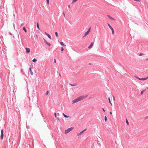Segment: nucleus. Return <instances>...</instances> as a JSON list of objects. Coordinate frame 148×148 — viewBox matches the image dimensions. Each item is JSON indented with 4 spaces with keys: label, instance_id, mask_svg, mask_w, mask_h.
<instances>
[{
    "label": "nucleus",
    "instance_id": "nucleus-1",
    "mask_svg": "<svg viewBox=\"0 0 148 148\" xmlns=\"http://www.w3.org/2000/svg\"><path fill=\"white\" fill-rule=\"evenodd\" d=\"M83 99V97L82 96H80L77 98L76 99H75L73 101V103H75L78 102L79 101H81V100Z\"/></svg>",
    "mask_w": 148,
    "mask_h": 148
},
{
    "label": "nucleus",
    "instance_id": "nucleus-2",
    "mask_svg": "<svg viewBox=\"0 0 148 148\" xmlns=\"http://www.w3.org/2000/svg\"><path fill=\"white\" fill-rule=\"evenodd\" d=\"M74 128L73 127H71L70 128H69L65 130L64 133L65 134H67L69 132L73 130Z\"/></svg>",
    "mask_w": 148,
    "mask_h": 148
},
{
    "label": "nucleus",
    "instance_id": "nucleus-3",
    "mask_svg": "<svg viewBox=\"0 0 148 148\" xmlns=\"http://www.w3.org/2000/svg\"><path fill=\"white\" fill-rule=\"evenodd\" d=\"M108 27H109L110 28V29L111 30L112 34H114V29L108 23Z\"/></svg>",
    "mask_w": 148,
    "mask_h": 148
},
{
    "label": "nucleus",
    "instance_id": "nucleus-4",
    "mask_svg": "<svg viewBox=\"0 0 148 148\" xmlns=\"http://www.w3.org/2000/svg\"><path fill=\"white\" fill-rule=\"evenodd\" d=\"M1 134L0 136V138L1 140H2L3 137V130L2 129L1 130Z\"/></svg>",
    "mask_w": 148,
    "mask_h": 148
},
{
    "label": "nucleus",
    "instance_id": "nucleus-5",
    "mask_svg": "<svg viewBox=\"0 0 148 148\" xmlns=\"http://www.w3.org/2000/svg\"><path fill=\"white\" fill-rule=\"evenodd\" d=\"M26 50V53H28L30 51V49L29 48H25Z\"/></svg>",
    "mask_w": 148,
    "mask_h": 148
},
{
    "label": "nucleus",
    "instance_id": "nucleus-6",
    "mask_svg": "<svg viewBox=\"0 0 148 148\" xmlns=\"http://www.w3.org/2000/svg\"><path fill=\"white\" fill-rule=\"evenodd\" d=\"M93 44H94V42H91L90 45L88 47V48L89 49H91L92 48V47L93 46Z\"/></svg>",
    "mask_w": 148,
    "mask_h": 148
},
{
    "label": "nucleus",
    "instance_id": "nucleus-7",
    "mask_svg": "<svg viewBox=\"0 0 148 148\" xmlns=\"http://www.w3.org/2000/svg\"><path fill=\"white\" fill-rule=\"evenodd\" d=\"M86 130V129H85L84 130H83L82 131V132H80L79 133H78V134H77V135L78 136H79L81 134H82L83 133V132L85 131Z\"/></svg>",
    "mask_w": 148,
    "mask_h": 148
},
{
    "label": "nucleus",
    "instance_id": "nucleus-8",
    "mask_svg": "<svg viewBox=\"0 0 148 148\" xmlns=\"http://www.w3.org/2000/svg\"><path fill=\"white\" fill-rule=\"evenodd\" d=\"M107 16L108 17V18L110 19H111V20H115V19L113 18H112V17L110 16L109 15H107Z\"/></svg>",
    "mask_w": 148,
    "mask_h": 148
},
{
    "label": "nucleus",
    "instance_id": "nucleus-9",
    "mask_svg": "<svg viewBox=\"0 0 148 148\" xmlns=\"http://www.w3.org/2000/svg\"><path fill=\"white\" fill-rule=\"evenodd\" d=\"M148 78V77H147L142 78H141V79H140V80L144 81V80H145L147 79Z\"/></svg>",
    "mask_w": 148,
    "mask_h": 148
},
{
    "label": "nucleus",
    "instance_id": "nucleus-10",
    "mask_svg": "<svg viewBox=\"0 0 148 148\" xmlns=\"http://www.w3.org/2000/svg\"><path fill=\"white\" fill-rule=\"evenodd\" d=\"M45 34H46L50 39H51V37L50 35L46 32L45 33Z\"/></svg>",
    "mask_w": 148,
    "mask_h": 148
},
{
    "label": "nucleus",
    "instance_id": "nucleus-11",
    "mask_svg": "<svg viewBox=\"0 0 148 148\" xmlns=\"http://www.w3.org/2000/svg\"><path fill=\"white\" fill-rule=\"evenodd\" d=\"M29 71H30L31 75H32L33 73V72L32 71L31 68V67L29 68Z\"/></svg>",
    "mask_w": 148,
    "mask_h": 148
},
{
    "label": "nucleus",
    "instance_id": "nucleus-12",
    "mask_svg": "<svg viewBox=\"0 0 148 148\" xmlns=\"http://www.w3.org/2000/svg\"><path fill=\"white\" fill-rule=\"evenodd\" d=\"M63 115L64 117L65 118H69V116H67L64 113H63Z\"/></svg>",
    "mask_w": 148,
    "mask_h": 148
},
{
    "label": "nucleus",
    "instance_id": "nucleus-13",
    "mask_svg": "<svg viewBox=\"0 0 148 148\" xmlns=\"http://www.w3.org/2000/svg\"><path fill=\"white\" fill-rule=\"evenodd\" d=\"M88 32H86L85 34H84V36L83 37L85 36H86V35H87L88 34Z\"/></svg>",
    "mask_w": 148,
    "mask_h": 148
},
{
    "label": "nucleus",
    "instance_id": "nucleus-14",
    "mask_svg": "<svg viewBox=\"0 0 148 148\" xmlns=\"http://www.w3.org/2000/svg\"><path fill=\"white\" fill-rule=\"evenodd\" d=\"M70 84L71 85V86H76L77 85V84H76V83H75V84H71L70 83Z\"/></svg>",
    "mask_w": 148,
    "mask_h": 148
},
{
    "label": "nucleus",
    "instance_id": "nucleus-15",
    "mask_svg": "<svg viewBox=\"0 0 148 148\" xmlns=\"http://www.w3.org/2000/svg\"><path fill=\"white\" fill-rule=\"evenodd\" d=\"M60 44L62 46H66V45L64 44L63 42H60Z\"/></svg>",
    "mask_w": 148,
    "mask_h": 148
},
{
    "label": "nucleus",
    "instance_id": "nucleus-16",
    "mask_svg": "<svg viewBox=\"0 0 148 148\" xmlns=\"http://www.w3.org/2000/svg\"><path fill=\"white\" fill-rule=\"evenodd\" d=\"M23 30H24L25 31V33H26L27 32V30L26 29H25V27H23Z\"/></svg>",
    "mask_w": 148,
    "mask_h": 148
},
{
    "label": "nucleus",
    "instance_id": "nucleus-17",
    "mask_svg": "<svg viewBox=\"0 0 148 148\" xmlns=\"http://www.w3.org/2000/svg\"><path fill=\"white\" fill-rule=\"evenodd\" d=\"M108 101H109V103H110V105L111 106H112V103L110 101V98H108Z\"/></svg>",
    "mask_w": 148,
    "mask_h": 148
},
{
    "label": "nucleus",
    "instance_id": "nucleus-18",
    "mask_svg": "<svg viewBox=\"0 0 148 148\" xmlns=\"http://www.w3.org/2000/svg\"><path fill=\"white\" fill-rule=\"evenodd\" d=\"M36 25H37V26L38 29L40 30V28L39 27V24H38V23H37Z\"/></svg>",
    "mask_w": 148,
    "mask_h": 148
},
{
    "label": "nucleus",
    "instance_id": "nucleus-19",
    "mask_svg": "<svg viewBox=\"0 0 148 148\" xmlns=\"http://www.w3.org/2000/svg\"><path fill=\"white\" fill-rule=\"evenodd\" d=\"M37 61V59L36 58H34L32 60V61L34 62H35Z\"/></svg>",
    "mask_w": 148,
    "mask_h": 148
},
{
    "label": "nucleus",
    "instance_id": "nucleus-20",
    "mask_svg": "<svg viewBox=\"0 0 148 148\" xmlns=\"http://www.w3.org/2000/svg\"><path fill=\"white\" fill-rule=\"evenodd\" d=\"M46 44L49 46H51V44L50 43L48 42L46 43Z\"/></svg>",
    "mask_w": 148,
    "mask_h": 148
},
{
    "label": "nucleus",
    "instance_id": "nucleus-21",
    "mask_svg": "<svg viewBox=\"0 0 148 148\" xmlns=\"http://www.w3.org/2000/svg\"><path fill=\"white\" fill-rule=\"evenodd\" d=\"M145 90H143V91H141V95H142V94H143V92H144L145 91Z\"/></svg>",
    "mask_w": 148,
    "mask_h": 148
},
{
    "label": "nucleus",
    "instance_id": "nucleus-22",
    "mask_svg": "<svg viewBox=\"0 0 148 148\" xmlns=\"http://www.w3.org/2000/svg\"><path fill=\"white\" fill-rule=\"evenodd\" d=\"M107 117L106 116H105L104 117V120L105 122H106L107 121Z\"/></svg>",
    "mask_w": 148,
    "mask_h": 148
},
{
    "label": "nucleus",
    "instance_id": "nucleus-23",
    "mask_svg": "<svg viewBox=\"0 0 148 148\" xmlns=\"http://www.w3.org/2000/svg\"><path fill=\"white\" fill-rule=\"evenodd\" d=\"M126 122L127 124V125H129V122H128V121L127 119H126Z\"/></svg>",
    "mask_w": 148,
    "mask_h": 148
},
{
    "label": "nucleus",
    "instance_id": "nucleus-24",
    "mask_svg": "<svg viewBox=\"0 0 148 148\" xmlns=\"http://www.w3.org/2000/svg\"><path fill=\"white\" fill-rule=\"evenodd\" d=\"M78 0H73L72 3H74V2Z\"/></svg>",
    "mask_w": 148,
    "mask_h": 148
},
{
    "label": "nucleus",
    "instance_id": "nucleus-25",
    "mask_svg": "<svg viewBox=\"0 0 148 148\" xmlns=\"http://www.w3.org/2000/svg\"><path fill=\"white\" fill-rule=\"evenodd\" d=\"M144 55V54L143 53H140L139 54V56H142Z\"/></svg>",
    "mask_w": 148,
    "mask_h": 148
},
{
    "label": "nucleus",
    "instance_id": "nucleus-26",
    "mask_svg": "<svg viewBox=\"0 0 148 148\" xmlns=\"http://www.w3.org/2000/svg\"><path fill=\"white\" fill-rule=\"evenodd\" d=\"M55 35L56 37H58V33L57 32H56L55 33Z\"/></svg>",
    "mask_w": 148,
    "mask_h": 148
},
{
    "label": "nucleus",
    "instance_id": "nucleus-27",
    "mask_svg": "<svg viewBox=\"0 0 148 148\" xmlns=\"http://www.w3.org/2000/svg\"><path fill=\"white\" fill-rule=\"evenodd\" d=\"M90 28H89L88 30V31H87V32H88V33H89V32H90Z\"/></svg>",
    "mask_w": 148,
    "mask_h": 148
},
{
    "label": "nucleus",
    "instance_id": "nucleus-28",
    "mask_svg": "<svg viewBox=\"0 0 148 148\" xmlns=\"http://www.w3.org/2000/svg\"><path fill=\"white\" fill-rule=\"evenodd\" d=\"M49 92V91H47L46 92V95H47L48 94Z\"/></svg>",
    "mask_w": 148,
    "mask_h": 148
},
{
    "label": "nucleus",
    "instance_id": "nucleus-29",
    "mask_svg": "<svg viewBox=\"0 0 148 148\" xmlns=\"http://www.w3.org/2000/svg\"><path fill=\"white\" fill-rule=\"evenodd\" d=\"M47 4H49V0H46Z\"/></svg>",
    "mask_w": 148,
    "mask_h": 148
},
{
    "label": "nucleus",
    "instance_id": "nucleus-30",
    "mask_svg": "<svg viewBox=\"0 0 148 148\" xmlns=\"http://www.w3.org/2000/svg\"><path fill=\"white\" fill-rule=\"evenodd\" d=\"M54 116H55L56 118H57V115H56V113H54Z\"/></svg>",
    "mask_w": 148,
    "mask_h": 148
},
{
    "label": "nucleus",
    "instance_id": "nucleus-31",
    "mask_svg": "<svg viewBox=\"0 0 148 148\" xmlns=\"http://www.w3.org/2000/svg\"><path fill=\"white\" fill-rule=\"evenodd\" d=\"M43 39L44 41V42L46 44L47 42L45 39L44 38Z\"/></svg>",
    "mask_w": 148,
    "mask_h": 148
},
{
    "label": "nucleus",
    "instance_id": "nucleus-32",
    "mask_svg": "<svg viewBox=\"0 0 148 148\" xmlns=\"http://www.w3.org/2000/svg\"><path fill=\"white\" fill-rule=\"evenodd\" d=\"M64 48L63 47H62L61 48V51H64Z\"/></svg>",
    "mask_w": 148,
    "mask_h": 148
},
{
    "label": "nucleus",
    "instance_id": "nucleus-33",
    "mask_svg": "<svg viewBox=\"0 0 148 148\" xmlns=\"http://www.w3.org/2000/svg\"><path fill=\"white\" fill-rule=\"evenodd\" d=\"M35 38H38V35L37 34L35 36Z\"/></svg>",
    "mask_w": 148,
    "mask_h": 148
},
{
    "label": "nucleus",
    "instance_id": "nucleus-34",
    "mask_svg": "<svg viewBox=\"0 0 148 148\" xmlns=\"http://www.w3.org/2000/svg\"><path fill=\"white\" fill-rule=\"evenodd\" d=\"M23 25V23H21L20 25V27H22Z\"/></svg>",
    "mask_w": 148,
    "mask_h": 148
},
{
    "label": "nucleus",
    "instance_id": "nucleus-35",
    "mask_svg": "<svg viewBox=\"0 0 148 148\" xmlns=\"http://www.w3.org/2000/svg\"><path fill=\"white\" fill-rule=\"evenodd\" d=\"M54 62H55V63H56V60L55 59H54Z\"/></svg>",
    "mask_w": 148,
    "mask_h": 148
},
{
    "label": "nucleus",
    "instance_id": "nucleus-36",
    "mask_svg": "<svg viewBox=\"0 0 148 148\" xmlns=\"http://www.w3.org/2000/svg\"><path fill=\"white\" fill-rule=\"evenodd\" d=\"M57 118V120L58 121H59V120H60V119H59V118H58H58H57H57Z\"/></svg>",
    "mask_w": 148,
    "mask_h": 148
},
{
    "label": "nucleus",
    "instance_id": "nucleus-37",
    "mask_svg": "<svg viewBox=\"0 0 148 148\" xmlns=\"http://www.w3.org/2000/svg\"><path fill=\"white\" fill-rule=\"evenodd\" d=\"M63 14L64 16V17H65V13L64 12H63Z\"/></svg>",
    "mask_w": 148,
    "mask_h": 148
},
{
    "label": "nucleus",
    "instance_id": "nucleus-38",
    "mask_svg": "<svg viewBox=\"0 0 148 148\" xmlns=\"http://www.w3.org/2000/svg\"><path fill=\"white\" fill-rule=\"evenodd\" d=\"M113 100H115V97H114V96H113Z\"/></svg>",
    "mask_w": 148,
    "mask_h": 148
},
{
    "label": "nucleus",
    "instance_id": "nucleus-39",
    "mask_svg": "<svg viewBox=\"0 0 148 148\" xmlns=\"http://www.w3.org/2000/svg\"><path fill=\"white\" fill-rule=\"evenodd\" d=\"M92 64V63H90L88 64L89 65H91Z\"/></svg>",
    "mask_w": 148,
    "mask_h": 148
},
{
    "label": "nucleus",
    "instance_id": "nucleus-40",
    "mask_svg": "<svg viewBox=\"0 0 148 148\" xmlns=\"http://www.w3.org/2000/svg\"><path fill=\"white\" fill-rule=\"evenodd\" d=\"M102 110H103V111L104 112H105V110L103 108H102Z\"/></svg>",
    "mask_w": 148,
    "mask_h": 148
},
{
    "label": "nucleus",
    "instance_id": "nucleus-41",
    "mask_svg": "<svg viewBox=\"0 0 148 148\" xmlns=\"http://www.w3.org/2000/svg\"><path fill=\"white\" fill-rule=\"evenodd\" d=\"M59 76L60 77H61V75L60 73L59 74Z\"/></svg>",
    "mask_w": 148,
    "mask_h": 148
},
{
    "label": "nucleus",
    "instance_id": "nucleus-42",
    "mask_svg": "<svg viewBox=\"0 0 148 148\" xmlns=\"http://www.w3.org/2000/svg\"><path fill=\"white\" fill-rule=\"evenodd\" d=\"M110 114H111V115H112V112H110Z\"/></svg>",
    "mask_w": 148,
    "mask_h": 148
},
{
    "label": "nucleus",
    "instance_id": "nucleus-43",
    "mask_svg": "<svg viewBox=\"0 0 148 148\" xmlns=\"http://www.w3.org/2000/svg\"><path fill=\"white\" fill-rule=\"evenodd\" d=\"M134 77H135L136 78H138V77L136 76H134Z\"/></svg>",
    "mask_w": 148,
    "mask_h": 148
},
{
    "label": "nucleus",
    "instance_id": "nucleus-44",
    "mask_svg": "<svg viewBox=\"0 0 148 148\" xmlns=\"http://www.w3.org/2000/svg\"><path fill=\"white\" fill-rule=\"evenodd\" d=\"M148 119V116H147L146 118L145 119Z\"/></svg>",
    "mask_w": 148,
    "mask_h": 148
},
{
    "label": "nucleus",
    "instance_id": "nucleus-45",
    "mask_svg": "<svg viewBox=\"0 0 148 148\" xmlns=\"http://www.w3.org/2000/svg\"><path fill=\"white\" fill-rule=\"evenodd\" d=\"M21 71L22 72H23V69H21Z\"/></svg>",
    "mask_w": 148,
    "mask_h": 148
},
{
    "label": "nucleus",
    "instance_id": "nucleus-46",
    "mask_svg": "<svg viewBox=\"0 0 148 148\" xmlns=\"http://www.w3.org/2000/svg\"><path fill=\"white\" fill-rule=\"evenodd\" d=\"M137 79H139V80H140V79H141V78H139L138 77V78H137Z\"/></svg>",
    "mask_w": 148,
    "mask_h": 148
},
{
    "label": "nucleus",
    "instance_id": "nucleus-47",
    "mask_svg": "<svg viewBox=\"0 0 148 148\" xmlns=\"http://www.w3.org/2000/svg\"><path fill=\"white\" fill-rule=\"evenodd\" d=\"M68 7L69 8H70V5H69L68 6Z\"/></svg>",
    "mask_w": 148,
    "mask_h": 148
},
{
    "label": "nucleus",
    "instance_id": "nucleus-48",
    "mask_svg": "<svg viewBox=\"0 0 148 148\" xmlns=\"http://www.w3.org/2000/svg\"><path fill=\"white\" fill-rule=\"evenodd\" d=\"M10 35H12V34L10 32Z\"/></svg>",
    "mask_w": 148,
    "mask_h": 148
},
{
    "label": "nucleus",
    "instance_id": "nucleus-49",
    "mask_svg": "<svg viewBox=\"0 0 148 148\" xmlns=\"http://www.w3.org/2000/svg\"><path fill=\"white\" fill-rule=\"evenodd\" d=\"M146 59L147 60H148V58H146Z\"/></svg>",
    "mask_w": 148,
    "mask_h": 148
},
{
    "label": "nucleus",
    "instance_id": "nucleus-50",
    "mask_svg": "<svg viewBox=\"0 0 148 148\" xmlns=\"http://www.w3.org/2000/svg\"><path fill=\"white\" fill-rule=\"evenodd\" d=\"M147 8H148V7H147Z\"/></svg>",
    "mask_w": 148,
    "mask_h": 148
}]
</instances>
